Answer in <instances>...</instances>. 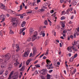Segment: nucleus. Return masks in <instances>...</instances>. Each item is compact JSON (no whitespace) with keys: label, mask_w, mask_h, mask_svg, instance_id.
Instances as JSON below:
<instances>
[{"label":"nucleus","mask_w":79,"mask_h":79,"mask_svg":"<svg viewBox=\"0 0 79 79\" xmlns=\"http://www.w3.org/2000/svg\"><path fill=\"white\" fill-rule=\"evenodd\" d=\"M1 57L5 58V59L3 60L0 59V62H2L4 63H6V62L7 61V60H8L11 58V55L10 54H8L5 55H2V56Z\"/></svg>","instance_id":"f257e3e1"},{"label":"nucleus","mask_w":79,"mask_h":79,"mask_svg":"<svg viewBox=\"0 0 79 79\" xmlns=\"http://www.w3.org/2000/svg\"><path fill=\"white\" fill-rule=\"evenodd\" d=\"M11 21L12 23V25L14 27H16L18 25V21L16 20V19L13 18L11 19Z\"/></svg>","instance_id":"f03ea898"},{"label":"nucleus","mask_w":79,"mask_h":79,"mask_svg":"<svg viewBox=\"0 0 79 79\" xmlns=\"http://www.w3.org/2000/svg\"><path fill=\"white\" fill-rule=\"evenodd\" d=\"M0 8L2 9H3V10H7V8H6V7L5 6V5L1 3H0Z\"/></svg>","instance_id":"7ed1b4c3"},{"label":"nucleus","mask_w":79,"mask_h":79,"mask_svg":"<svg viewBox=\"0 0 79 79\" xmlns=\"http://www.w3.org/2000/svg\"><path fill=\"white\" fill-rule=\"evenodd\" d=\"M74 47V46L73 45L72 46H70L69 47H68L67 48L68 51H69V52H73V48Z\"/></svg>","instance_id":"20e7f679"},{"label":"nucleus","mask_w":79,"mask_h":79,"mask_svg":"<svg viewBox=\"0 0 79 79\" xmlns=\"http://www.w3.org/2000/svg\"><path fill=\"white\" fill-rule=\"evenodd\" d=\"M30 51L29 50H27V52H25V53L23 54V56L24 57H26L29 55V52Z\"/></svg>","instance_id":"39448f33"},{"label":"nucleus","mask_w":79,"mask_h":79,"mask_svg":"<svg viewBox=\"0 0 79 79\" xmlns=\"http://www.w3.org/2000/svg\"><path fill=\"white\" fill-rule=\"evenodd\" d=\"M74 44H72L74 46V45H76L77 47H78L79 45V41H77L76 42L75 41L74 42Z\"/></svg>","instance_id":"423d86ee"},{"label":"nucleus","mask_w":79,"mask_h":79,"mask_svg":"<svg viewBox=\"0 0 79 79\" xmlns=\"http://www.w3.org/2000/svg\"><path fill=\"white\" fill-rule=\"evenodd\" d=\"M0 19L2 20V21H4L5 19V16L4 15H2L0 16Z\"/></svg>","instance_id":"0eeeda50"},{"label":"nucleus","mask_w":79,"mask_h":79,"mask_svg":"<svg viewBox=\"0 0 79 79\" xmlns=\"http://www.w3.org/2000/svg\"><path fill=\"white\" fill-rule=\"evenodd\" d=\"M7 12L10 14H15V12L11 10H8Z\"/></svg>","instance_id":"6e6552de"},{"label":"nucleus","mask_w":79,"mask_h":79,"mask_svg":"<svg viewBox=\"0 0 79 79\" xmlns=\"http://www.w3.org/2000/svg\"><path fill=\"white\" fill-rule=\"evenodd\" d=\"M19 45H18V44H16V48H17V49L16 50V52H19Z\"/></svg>","instance_id":"1a4fd4ad"},{"label":"nucleus","mask_w":79,"mask_h":79,"mask_svg":"<svg viewBox=\"0 0 79 79\" xmlns=\"http://www.w3.org/2000/svg\"><path fill=\"white\" fill-rule=\"evenodd\" d=\"M36 39H37V37L35 36V35H34L32 37L31 40L32 42H34Z\"/></svg>","instance_id":"9d476101"},{"label":"nucleus","mask_w":79,"mask_h":79,"mask_svg":"<svg viewBox=\"0 0 79 79\" xmlns=\"http://www.w3.org/2000/svg\"><path fill=\"white\" fill-rule=\"evenodd\" d=\"M0 34L1 36H3V35H5V32L4 31L2 30L0 31Z\"/></svg>","instance_id":"9b49d317"},{"label":"nucleus","mask_w":79,"mask_h":79,"mask_svg":"<svg viewBox=\"0 0 79 79\" xmlns=\"http://www.w3.org/2000/svg\"><path fill=\"white\" fill-rule=\"evenodd\" d=\"M38 12L40 13H42V12H44L45 11V10L44 9L42 8L40 9H39L38 10Z\"/></svg>","instance_id":"f8f14e48"},{"label":"nucleus","mask_w":79,"mask_h":79,"mask_svg":"<svg viewBox=\"0 0 79 79\" xmlns=\"http://www.w3.org/2000/svg\"><path fill=\"white\" fill-rule=\"evenodd\" d=\"M13 74V71H12L9 76V77L8 79H10L11 77V76H12Z\"/></svg>","instance_id":"ddd939ff"},{"label":"nucleus","mask_w":79,"mask_h":79,"mask_svg":"<svg viewBox=\"0 0 79 79\" xmlns=\"http://www.w3.org/2000/svg\"><path fill=\"white\" fill-rule=\"evenodd\" d=\"M25 24H26V22L23 21L21 23L22 27H24L25 26Z\"/></svg>","instance_id":"4468645a"},{"label":"nucleus","mask_w":79,"mask_h":79,"mask_svg":"<svg viewBox=\"0 0 79 79\" xmlns=\"http://www.w3.org/2000/svg\"><path fill=\"white\" fill-rule=\"evenodd\" d=\"M29 31H30V34H31L32 32L34 31V29L32 28H30L29 30Z\"/></svg>","instance_id":"2eb2a0df"},{"label":"nucleus","mask_w":79,"mask_h":79,"mask_svg":"<svg viewBox=\"0 0 79 79\" xmlns=\"http://www.w3.org/2000/svg\"><path fill=\"white\" fill-rule=\"evenodd\" d=\"M4 71H5V70H4V69H1L0 70V75H2V74L3 73Z\"/></svg>","instance_id":"dca6fc26"},{"label":"nucleus","mask_w":79,"mask_h":79,"mask_svg":"<svg viewBox=\"0 0 79 79\" xmlns=\"http://www.w3.org/2000/svg\"><path fill=\"white\" fill-rule=\"evenodd\" d=\"M46 63L48 64H50V63H51V61H50L49 60H46Z\"/></svg>","instance_id":"f3484780"},{"label":"nucleus","mask_w":79,"mask_h":79,"mask_svg":"<svg viewBox=\"0 0 79 79\" xmlns=\"http://www.w3.org/2000/svg\"><path fill=\"white\" fill-rule=\"evenodd\" d=\"M76 72V69H75L74 70H73V72H72V73H71V75H73V74H75Z\"/></svg>","instance_id":"a211bd4d"},{"label":"nucleus","mask_w":79,"mask_h":79,"mask_svg":"<svg viewBox=\"0 0 79 79\" xmlns=\"http://www.w3.org/2000/svg\"><path fill=\"white\" fill-rule=\"evenodd\" d=\"M48 52H49V49L48 48L45 54V55H48Z\"/></svg>","instance_id":"6ab92c4d"},{"label":"nucleus","mask_w":79,"mask_h":79,"mask_svg":"<svg viewBox=\"0 0 79 79\" xmlns=\"http://www.w3.org/2000/svg\"><path fill=\"white\" fill-rule=\"evenodd\" d=\"M8 71L6 70L5 72V73H4L5 76H6L8 75Z\"/></svg>","instance_id":"aec40b11"},{"label":"nucleus","mask_w":79,"mask_h":79,"mask_svg":"<svg viewBox=\"0 0 79 79\" xmlns=\"http://www.w3.org/2000/svg\"><path fill=\"white\" fill-rule=\"evenodd\" d=\"M74 60V57H72V58H71L70 60H69V61L70 62H73V60Z\"/></svg>","instance_id":"412c9836"},{"label":"nucleus","mask_w":79,"mask_h":79,"mask_svg":"<svg viewBox=\"0 0 79 79\" xmlns=\"http://www.w3.org/2000/svg\"><path fill=\"white\" fill-rule=\"evenodd\" d=\"M24 70V66H23L20 69L21 71H23Z\"/></svg>","instance_id":"4be33fe9"},{"label":"nucleus","mask_w":79,"mask_h":79,"mask_svg":"<svg viewBox=\"0 0 79 79\" xmlns=\"http://www.w3.org/2000/svg\"><path fill=\"white\" fill-rule=\"evenodd\" d=\"M51 76L50 75H49L48 74H47V79H50V76Z\"/></svg>","instance_id":"5701e85b"},{"label":"nucleus","mask_w":79,"mask_h":79,"mask_svg":"<svg viewBox=\"0 0 79 79\" xmlns=\"http://www.w3.org/2000/svg\"><path fill=\"white\" fill-rule=\"evenodd\" d=\"M19 64V62H18L17 61H16V62L14 64L15 66H18Z\"/></svg>","instance_id":"b1692460"},{"label":"nucleus","mask_w":79,"mask_h":79,"mask_svg":"<svg viewBox=\"0 0 79 79\" xmlns=\"http://www.w3.org/2000/svg\"><path fill=\"white\" fill-rule=\"evenodd\" d=\"M73 50L74 52H77V51H78L77 49H76V47L75 46H74V48H73Z\"/></svg>","instance_id":"393cba45"},{"label":"nucleus","mask_w":79,"mask_h":79,"mask_svg":"<svg viewBox=\"0 0 79 79\" xmlns=\"http://www.w3.org/2000/svg\"><path fill=\"white\" fill-rule=\"evenodd\" d=\"M44 24H45V25H48V22H47V20H45L44 21Z\"/></svg>","instance_id":"a878e982"},{"label":"nucleus","mask_w":79,"mask_h":79,"mask_svg":"<svg viewBox=\"0 0 79 79\" xmlns=\"http://www.w3.org/2000/svg\"><path fill=\"white\" fill-rule=\"evenodd\" d=\"M72 5H76L77 4V2L76 1L73 2H72Z\"/></svg>","instance_id":"bb28decb"},{"label":"nucleus","mask_w":79,"mask_h":79,"mask_svg":"<svg viewBox=\"0 0 79 79\" xmlns=\"http://www.w3.org/2000/svg\"><path fill=\"white\" fill-rule=\"evenodd\" d=\"M36 52V50L35 49L33 50V55H35V53Z\"/></svg>","instance_id":"cd10ccee"},{"label":"nucleus","mask_w":79,"mask_h":79,"mask_svg":"<svg viewBox=\"0 0 79 79\" xmlns=\"http://www.w3.org/2000/svg\"><path fill=\"white\" fill-rule=\"evenodd\" d=\"M45 32V31H42L40 33V35H42Z\"/></svg>","instance_id":"c85d7f7f"},{"label":"nucleus","mask_w":79,"mask_h":79,"mask_svg":"<svg viewBox=\"0 0 79 79\" xmlns=\"http://www.w3.org/2000/svg\"><path fill=\"white\" fill-rule=\"evenodd\" d=\"M37 35H38V33H37V31H35L34 33V35H35V36L36 37Z\"/></svg>","instance_id":"c756f323"},{"label":"nucleus","mask_w":79,"mask_h":79,"mask_svg":"<svg viewBox=\"0 0 79 79\" xmlns=\"http://www.w3.org/2000/svg\"><path fill=\"white\" fill-rule=\"evenodd\" d=\"M52 63H51V64L50 65H48V64H47L46 65V67H49V66H52Z\"/></svg>","instance_id":"7c9ffc66"},{"label":"nucleus","mask_w":79,"mask_h":79,"mask_svg":"<svg viewBox=\"0 0 79 79\" xmlns=\"http://www.w3.org/2000/svg\"><path fill=\"white\" fill-rule=\"evenodd\" d=\"M24 31L22 29H20V33L19 34H21V33H23V32Z\"/></svg>","instance_id":"2f4dec72"},{"label":"nucleus","mask_w":79,"mask_h":79,"mask_svg":"<svg viewBox=\"0 0 79 79\" xmlns=\"http://www.w3.org/2000/svg\"><path fill=\"white\" fill-rule=\"evenodd\" d=\"M48 43H49L48 41V40H46L45 43V45H47L48 44Z\"/></svg>","instance_id":"473e14b6"},{"label":"nucleus","mask_w":79,"mask_h":79,"mask_svg":"<svg viewBox=\"0 0 79 79\" xmlns=\"http://www.w3.org/2000/svg\"><path fill=\"white\" fill-rule=\"evenodd\" d=\"M65 19V17H64V16H62L60 18L61 20H63V19Z\"/></svg>","instance_id":"72a5a7b5"},{"label":"nucleus","mask_w":79,"mask_h":79,"mask_svg":"<svg viewBox=\"0 0 79 79\" xmlns=\"http://www.w3.org/2000/svg\"><path fill=\"white\" fill-rule=\"evenodd\" d=\"M10 34H13L14 33L13 32V31L11 30H10Z\"/></svg>","instance_id":"f704fd0d"},{"label":"nucleus","mask_w":79,"mask_h":79,"mask_svg":"<svg viewBox=\"0 0 79 79\" xmlns=\"http://www.w3.org/2000/svg\"><path fill=\"white\" fill-rule=\"evenodd\" d=\"M47 71V69H43L41 71H42L43 72H45Z\"/></svg>","instance_id":"c9c22d12"},{"label":"nucleus","mask_w":79,"mask_h":79,"mask_svg":"<svg viewBox=\"0 0 79 79\" xmlns=\"http://www.w3.org/2000/svg\"><path fill=\"white\" fill-rule=\"evenodd\" d=\"M48 21L49 22V25H50V26H51V24H52V22H51V21H50V20L48 19Z\"/></svg>","instance_id":"e433bc0d"},{"label":"nucleus","mask_w":79,"mask_h":79,"mask_svg":"<svg viewBox=\"0 0 79 79\" xmlns=\"http://www.w3.org/2000/svg\"><path fill=\"white\" fill-rule=\"evenodd\" d=\"M28 4L29 5H31V6H33V4L32 2H29Z\"/></svg>","instance_id":"4c0bfd02"},{"label":"nucleus","mask_w":79,"mask_h":79,"mask_svg":"<svg viewBox=\"0 0 79 79\" xmlns=\"http://www.w3.org/2000/svg\"><path fill=\"white\" fill-rule=\"evenodd\" d=\"M62 15H65V14H66V13H65V10H63L62 12Z\"/></svg>","instance_id":"58836bf2"},{"label":"nucleus","mask_w":79,"mask_h":79,"mask_svg":"<svg viewBox=\"0 0 79 79\" xmlns=\"http://www.w3.org/2000/svg\"><path fill=\"white\" fill-rule=\"evenodd\" d=\"M77 54H76L74 55V58H76L77 57Z\"/></svg>","instance_id":"ea45409f"},{"label":"nucleus","mask_w":79,"mask_h":79,"mask_svg":"<svg viewBox=\"0 0 79 79\" xmlns=\"http://www.w3.org/2000/svg\"><path fill=\"white\" fill-rule=\"evenodd\" d=\"M35 66L36 68H40V66L39 65H35Z\"/></svg>","instance_id":"a19ab883"},{"label":"nucleus","mask_w":79,"mask_h":79,"mask_svg":"<svg viewBox=\"0 0 79 79\" xmlns=\"http://www.w3.org/2000/svg\"><path fill=\"white\" fill-rule=\"evenodd\" d=\"M53 67H50L48 68V69H53Z\"/></svg>","instance_id":"79ce46f5"},{"label":"nucleus","mask_w":79,"mask_h":79,"mask_svg":"<svg viewBox=\"0 0 79 79\" xmlns=\"http://www.w3.org/2000/svg\"><path fill=\"white\" fill-rule=\"evenodd\" d=\"M45 74H46V73L45 72H43L41 73V74L42 75H45Z\"/></svg>","instance_id":"37998d69"},{"label":"nucleus","mask_w":79,"mask_h":79,"mask_svg":"<svg viewBox=\"0 0 79 79\" xmlns=\"http://www.w3.org/2000/svg\"><path fill=\"white\" fill-rule=\"evenodd\" d=\"M69 9H68L67 10L66 12V14L67 15L69 14Z\"/></svg>","instance_id":"c03bdc74"},{"label":"nucleus","mask_w":79,"mask_h":79,"mask_svg":"<svg viewBox=\"0 0 79 79\" xmlns=\"http://www.w3.org/2000/svg\"><path fill=\"white\" fill-rule=\"evenodd\" d=\"M31 39L30 38H29L27 40L28 42H29V41H31Z\"/></svg>","instance_id":"a18cd8bd"},{"label":"nucleus","mask_w":79,"mask_h":79,"mask_svg":"<svg viewBox=\"0 0 79 79\" xmlns=\"http://www.w3.org/2000/svg\"><path fill=\"white\" fill-rule=\"evenodd\" d=\"M30 63V62H29V61L27 60L26 62L27 65H29V64Z\"/></svg>","instance_id":"49530a36"},{"label":"nucleus","mask_w":79,"mask_h":79,"mask_svg":"<svg viewBox=\"0 0 79 79\" xmlns=\"http://www.w3.org/2000/svg\"><path fill=\"white\" fill-rule=\"evenodd\" d=\"M72 10H73V8H70L69 9V11L70 12H71V11H72Z\"/></svg>","instance_id":"de8ad7c7"},{"label":"nucleus","mask_w":79,"mask_h":79,"mask_svg":"<svg viewBox=\"0 0 79 79\" xmlns=\"http://www.w3.org/2000/svg\"><path fill=\"white\" fill-rule=\"evenodd\" d=\"M40 2V0H37V3L38 4Z\"/></svg>","instance_id":"09e8293b"},{"label":"nucleus","mask_w":79,"mask_h":79,"mask_svg":"<svg viewBox=\"0 0 79 79\" xmlns=\"http://www.w3.org/2000/svg\"><path fill=\"white\" fill-rule=\"evenodd\" d=\"M22 8H23V6H22V5H21L20 6V10H22Z\"/></svg>","instance_id":"8fccbe9b"},{"label":"nucleus","mask_w":79,"mask_h":79,"mask_svg":"<svg viewBox=\"0 0 79 79\" xmlns=\"http://www.w3.org/2000/svg\"><path fill=\"white\" fill-rule=\"evenodd\" d=\"M73 35H74V38H76V32H75V33Z\"/></svg>","instance_id":"3c124183"},{"label":"nucleus","mask_w":79,"mask_h":79,"mask_svg":"<svg viewBox=\"0 0 79 79\" xmlns=\"http://www.w3.org/2000/svg\"><path fill=\"white\" fill-rule=\"evenodd\" d=\"M70 38H71V39H73V38H74V37L73 36V35H71L70 36Z\"/></svg>","instance_id":"603ef678"},{"label":"nucleus","mask_w":79,"mask_h":79,"mask_svg":"<svg viewBox=\"0 0 79 79\" xmlns=\"http://www.w3.org/2000/svg\"><path fill=\"white\" fill-rule=\"evenodd\" d=\"M18 76L17 75L15 76L14 77V78H15L16 79H18Z\"/></svg>","instance_id":"864d4df0"},{"label":"nucleus","mask_w":79,"mask_h":79,"mask_svg":"<svg viewBox=\"0 0 79 79\" xmlns=\"http://www.w3.org/2000/svg\"><path fill=\"white\" fill-rule=\"evenodd\" d=\"M1 68H4L5 67V66H4V64L3 65H2L1 66Z\"/></svg>","instance_id":"5fc2aeb1"},{"label":"nucleus","mask_w":79,"mask_h":79,"mask_svg":"<svg viewBox=\"0 0 79 79\" xmlns=\"http://www.w3.org/2000/svg\"><path fill=\"white\" fill-rule=\"evenodd\" d=\"M22 67V64H20V65L19 66V68H21Z\"/></svg>","instance_id":"6e6d98bb"},{"label":"nucleus","mask_w":79,"mask_h":79,"mask_svg":"<svg viewBox=\"0 0 79 79\" xmlns=\"http://www.w3.org/2000/svg\"><path fill=\"white\" fill-rule=\"evenodd\" d=\"M42 8L43 9H47V7L44 6H43V7H42Z\"/></svg>","instance_id":"4d7b16f0"},{"label":"nucleus","mask_w":79,"mask_h":79,"mask_svg":"<svg viewBox=\"0 0 79 79\" xmlns=\"http://www.w3.org/2000/svg\"><path fill=\"white\" fill-rule=\"evenodd\" d=\"M53 71V70H50L49 71V73H51Z\"/></svg>","instance_id":"13d9d810"},{"label":"nucleus","mask_w":79,"mask_h":79,"mask_svg":"<svg viewBox=\"0 0 79 79\" xmlns=\"http://www.w3.org/2000/svg\"><path fill=\"white\" fill-rule=\"evenodd\" d=\"M50 13H51V14H52V13H53V12H54V11L53 10H51L50 11Z\"/></svg>","instance_id":"bf43d9fd"},{"label":"nucleus","mask_w":79,"mask_h":79,"mask_svg":"<svg viewBox=\"0 0 79 79\" xmlns=\"http://www.w3.org/2000/svg\"><path fill=\"white\" fill-rule=\"evenodd\" d=\"M64 0H60V2L61 3H63V2H64Z\"/></svg>","instance_id":"052dcab7"},{"label":"nucleus","mask_w":79,"mask_h":79,"mask_svg":"<svg viewBox=\"0 0 79 79\" xmlns=\"http://www.w3.org/2000/svg\"><path fill=\"white\" fill-rule=\"evenodd\" d=\"M65 26V25L64 24H62L61 26L62 27H63V28H64V27Z\"/></svg>","instance_id":"680f3d73"},{"label":"nucleus","mask_w":79,"mask_h":79,"mask_svg":"<svg viewBox=\"0 0 79 79\" xmlns=\"http://www.w3.org/2000/svg\"><path fill=\"white\" fill-rule=\"evenodd\" d=\"M32 13V11H28V12H27V14H29L30 13Z\"/></svg>","instance_id":"e2e57ef3"},{"label":"nucleus","mask_w":79,"mask_h":79,"mask_svg":"<svg viewBox=\"0 0 79 79\" xmlns=\"http://www.w3.org/2000/svg\"><path fill=\"white\" fill-rule=\"evenodd\" d=\"M66 6V5L63 4V5H62V7L63 8H64V7H65Z\"/></svg>","instance_id":"0e129e2a"},{"label":"nucleus","mask_w":79,"mask_h":79,"mask_svg":"<svg viewBox=\"0 0 79 79\" xmlns=\"http://www.w3.org/2000/svg\"><path fill=\"white\" fill-rule=\"evenodd\" d=\"M44 54H42L40 56V58H42V56H44Z\"/></svg>","instance_id":"69168bd1"},{"label":"nucleus","mask_w":79,"mask_h":79,"mask_svg":"<svg viewBox=\"0 0 79 79\" xmlns=\"http://www.w3.org/2000/svg\"><path fill=\"white\" fill-rule=\"evenodd\" d=\"M42 35L43 37H45V33H43Z\"/></svg>","instance_id":"338daca9"},{"label":"nucleus","mask_w":79,"mask_h":79,"mask_svg":"<svg viewBox=\"0 0 79 79\" xmlns=\"http://www.w3.org/2000/svg\"><path fill=\"white\" fill-rule=\"evenodd\" d=\"M46 57L45 56H44L43 57V59H44V60H45V59H46Z\"/></svg>","instance_id":"774afa93"}]
</instances>
